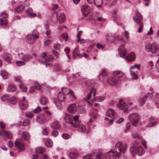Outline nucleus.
<instances>
[{"mask_svg":"<svg viewBox=\"0 0 159 159\" xmlns=\"http://www.w3.org/2000/svg\"><path fill=\"white\" fill-rule=\"evenodd\" d=\"M127 145H123L120 142H119L116 143L114 151L112 149L104 154H101L99 155H96L95 159H110L111 155L110 153H112V157L113 159H119L121 156V152L124 153L127 149Z\"/></svg>","mask_w":159,"mask_h":159,"instance_id":"obj_1","label":"nucleus"},{"mask_svg":"<svg viewBox=\"0 0 159 159\" xmlns=\"http://www.w3.org/2000/svg\"><path fill=\"white\" fill-rule=\"evenodd\" d=\"M95 91L96 89H92L87 98H84L83 100L87 101L91 106L97 107L98 105V104L96 102L102 101L105 99V97L104 96H99L97 98H95Z\"/></svg>","mask_w":159,"mask_h":159,"instance_id":"obj_2","label":"nucleus"},{"mask_svg":"<svg viewBox=\"0 0 159 159\" xmlns=\"http://www.w3.org/2000/svg\"><path fill=\"white\" fill-rule=\"evenodd\" d=\"M145 51L148 52H151L153 54H159V45L154 43H147L145 45Z\"/></svg>","mask_w":159,"mask_h":159,"instance_id":"obj_3","label":"nucleus"},{"mask_svg":"<svg viewBox=\"0 0 159 159\" xmlns=\"http://www.w3.org/2000/svg\"><path fill=\"white\" fill-rule=\"evenodd\" d=\"M119 42L120 46L119 47V49L120 56L122 58H125L127 53V52L125 49L121 50V49L125 47V44L126 42L124 40L123 38L120 36H118L116 39Z\"/></svg>","mask_w":159,"mask_h":159,"instance_id":"obj_4","label":"nucleus"},{"mask_svg":"<svg viewBox=\"0 0 159 159\" xmlns=\"http://www.w3.org/2000/svg\"><path fill=\"white\" fill-rule=\"evenodd\" d=\"M130 151L133 156H134L137 154L139 156H142L144 153V151L143 148L140 145H139L137 147L132 146L130 148Z\"/></svg>","mask_w":159,"mask_h":159,"instance_id":"obj_5","label":"nucleus"},{"mask_svg":"<svg viewBox=\"0 0 159 159\" xmlns=\"http://www.w3.org/2000/svg\"><path fill=\"white\" fill-rule=\"evenodd\" d=\"M133 104V102H126L120 99V100L119 103L117 105V107L120 109L124 110L125 112H127L128 108L130 107Z\"/></svg>","mask_w":159,"mask_h":159,"instance_id":"obj_6","label":"nucleus"},{"mask_svg":"<svg viewBox=\"0 0 159 159\" xmlns=\"http://www.w3.org/2000/svg\"><path fill=\"white\" fill-rule=\"evenodd\" d=\"M148 97L154 101L156 105H159V94H158L154 92L152 93H148L147 95L144 96L145 98H146Z\"/></svg>","mask_w":159,"mask_h":159,"instance_id":"obj_7","label":"nucleus"},{"mask_svg":"<svg viewBox=\"0 0 159 159\" xmlns=\"http://www.w3.org/2000/svg\"><path fill=\"white\" fill-rule=\"evenodd\" d=\"M128 118L133 126H136L139 120V115L135 113H133L129 115Z\"/></svg>","mask_w":159,"mask_h":159,"instance_id":"obj_8","label":"nucleus"},{"mask_svg":"<svg viewBox=\"0 0 159 159\" xmlns=\"http://www.w3.org/2000/svg\"><path fill=\"white\" fill-rule=\"evenodd\" d=\"M64 119L66 123L70 124L72 127H77V126L75 124L73 120V117L71 115L69 114H66L64 117Z\"/></svg>","mask_w":159,"mask_h":159,"instance_id":"obj_9","label":"nucleus"},{"mask_svg":"<svg viewBox=\"0 0 159 159\" xmlns=\"http://www.w3.org/2000/svg\"><path fill=\"white\" fill-rule=\"evenodd\" d=\"M133 19L135 22L139 25L143 24L142 22L143 18L139 12L135 13V16L133 17Z\"/></svg>","mask_w":159,"mask_h":159,"instance_id":"obj_10","label":"nucleus"},{"mask_svg":"<svg viewBox=\"0 0 159 159\" xmlns=\"http://www.w3.org/2000/svg\"><path fill=\"white\" fill-rule=\"evenodd\" d=\"M91 7L87 5H83L81 7V11L83 15L87 16L90 13Z\"/></svg>","mask_w":159,"mask_h":159,"instance_id":"obj_11","label":"nucleus"},{"mask_svg":"<svg viewBox=\"0 0 159 159\" xmlns=\"http://www.w3.org/2000/svg\"><path fill=\"white\" fill-rule=\"evenodd\" d=\"M20 57L24 61H27L31 59L32 57L29 54H25L23 53H18Z\"/></svg>","mask_w":159,"mask_h":159,"instance_id":"obj_12","label":"nucleus"},{"mask_svg":"<svg viewBox=\"0 0 159 159\" xmlns=\"http://www.w3.org/2000/svg\"><path fill=\"white\" fill-rule=\"evenodd\" d=\"M36 120L39 123L42 124L45 121L46 117L44 114H41L37 116Z\"/></svg>","mask_w":159,"mask_h":159,"instance_id":"obj_13","label":"nucleus"},{"mask_svg":"<svg viewBox=\"0 0 159 159\" xmlns=\"http://www.w3.org/2000/svg\"><path fill=\"white\" fill-rule=\"evenodd\" d=\"M36 39L31 34H28L26 36V42L29 44H34Z\"/></svg>","mask_w":159,"mask_h":159,"instance_id":"obj_14","label":"nucleus"},{"mask_svg":"<svg viewBox=\"0 0 159 159\" xmlns=\"http://www.w3.org/2000/svg\"><path fill=\"white\" fill-rule=\"evenodd\" d=\"M136 58L135 54L133 52L129 53L125 57L126 60L128 62H131L134 61Z\"/></svg>","mask_w":159,"mask_h":159,"instance_id":"obj_15","label":"nucleus"},{"mask_svg":"<svg viewBox=\"0 0 159 159\" xmlns=\"http://www.w3.org/2000/svg\"><path fill=\"white\" fill-rule=\"evenodd\" d=\"M26 13L30 18H33L36 16L35 13H33V10L31 8H29L25 11Z\"/></svg>","mask_w":159,"mask_h":159,"instance_id":"obj_16","label":"nucleus"},{"mask_svg":"<svg viewBox=\"0 0 159 159\" xmlns=\"http://www.w3.org/2000/svg\"><path fill=\"white\" fill-rule=\"evenodd\" d=\"M2 58L5 61H8L9 63L12 59V56L11 55L8 53L2 54Z\"/></svg>","mask_w":159,"mask_h":159,"instance_id":"obj_17","label":"nucleus"},{"mask_svg":"<svg viewBox=\"0 0 159 159\" xmlns=\"http://www.w3.org/2000/svg\"><path fill=\"white\" fill-rule=\"evenodd\" d=\"M114 75L118 78H125V75L120 70H116L114 71Z\"/></svg>","mask_w":159,"mask_h":159,"instance_id":"obj_18","label":"nucleus"},{"mask_svg":"<svg viewBox=\"0 0 159 159\" xmlns=\"http://www.w3.org/2000/svg\"><path fill=\"white\" fill-rule=\"evenodd\" d=\"M20 141L21 139H16L15 142V146L20 150H23L24 149V145Z\"/></svg>","mask_w":159,"mask_h":159,"instance_id":"obj_19","label":"nucleus"},{"mask_svg":"<svg viewBox=\"0 0 159 159\" xmlns=\"http://www.w3.org/2000/svg\"><path fill=\"white\" fill-rule=\"evenodd\" d=\"M61 90L63 94L65 95H68L69 94L73 96L75 98H76V97L75 96L74 93L72 90H69L66 88L61 89Z\"/></svg>","mask_w":159,"mask_h":159,"instance_id":"obj_20","label":"nucleus"},{"mask_svg":"<svg viewBox=\"0 0 159 159\" xmlns=\"http://www.w3.org/2000/svg\"><path fill=\"white\" fill-rule=\"evenodd\" d=\"M58 99H59V101H56L55 100H54V102L55 103L56 105L57 106H59V102L60 101L61 102L63 101L64 99H65V97L64 94H63L62 93L60 92H59L58 95Z\"/></svg>","mask_w":159,"mask_h":159,"instance_id":"obj_21","label":"nucleus"},{"mask_svg":"<svg viewBox=\"0 0 159 159\" xmlns=\"http://www.w3.org/2000/svg\"><path fill=\"white\" fill-rule=\"evenodd\" d=\"M54 57L52 55H49L47 56L45 59V61H42L40 59H39V61L42 64H45V61L51 62L53 61Z\"/></svg>","mask_w":159,"mask_h":159,"instance_id":"obj_22","label":"nucleus"},{"mask_svg":"<svg viewBox=\"0 0 159 159\" xmlns=\"http://www.w3.org/2000/svg\"><path fill=\"white\" fill-rule=\"evenodd\" d=\"M108 83L111 85L115 86L118 83V80L114 77H111L108 79L107 80Z\"/></svg>","mask_w":159,"mask_h":159,"instance_id":"obj_23","label":"nucleus"},{"mask_svg":"<svg viewBox=\"0 0 159 159\" xmlns=\"http://www.w3.org/2000/svg\"><path fill=\"white\" fill-rule=\"evenodd\" d=\"M0 135L3 137H7L10 139L12 138L11 133L8 131H5L4 130H2L0 132Z\"/></svg>","mask_w":159,"mask_h":159,"instance_id":"obj_24","label":"nucleus"},{"mask_svg":"<svg viewBox=\"0 0 159 159\" xmlns=\"http://www.w3.org/2000/svg\"><path fill=\"white\" fill-rule=\"evenodd\" d=\"M130 69V73L132 77L131 79L134 80H137L138 78L137 72L135 70H132Z\"/></svg>","mask_w":159,"mask_h":159,"instance_id":"obj_25","label":"nucleus"},{"mask_svg":"<svg viewBox=\"0 0 159 159\" xmlns=\"http://www.w3.org/2000/svg\"><path fill=\"white\" fill-rule=\"evenodd\" d=\"M76 110V107L75 104L70 105L68 107V111L70 113H74Z\"/></svg>","mask_w":159,"mask_h":159,"instance_id":"obj_26","label":"nucleus"},{"mask_svg":"<svg viewBox=\"0 0 159 159\" xmlns=\"http://www.w3.org/2000/svg\"><path fill=\"white\" fill-rule=\"evenodd\" d=\"M51 126L54 129H57L60 127V125L59 121H55L51 124Z\"/></svg>","mask_w":159,"mask_h":159,"instance_id":"obj_27","label":"nucleus"},{"mask_svg":"<svg viewBox=\"0 0 159 159\" xmlns=\"http://www.w3.org/2000/svg\"><path fill=\"white\" fill-rule=\"evenodd\" d=\"M16 89V86L13 84L8 85L7 88V90L9 92L13 93Z\"/></svg>","mask_w":159,"mask_h":159,"instance_id":"obj_28","label":"nucleus"},{"mask_svg":"<svg viewBox=\"0 0 159 159\" xmlns=\"http://www.w3.org/2000/svg\"><path fill=\"white\" fill-rule=\"evenodd\" d=\"M106 114L107 116L112 117L115 116V111L113 109H110L107 111Z\"/></svg>","mask_w":159,"mask_h":159,"instance_id":"obj_29","label":"nucleus"},{"mask_svg":"<svg viewBox=\"0 0 159 159\" xmlns=\"http://www.w3.org/2000/svg\"><path fill=\"white\" fill-rule=\"evenodd\" d=\"M28 103L26 101H20V107L21 109L25 110L28 107Z\"/></svg>","mask_w":159,"mask_h":159,"instance_id":"obj_30","label":"nucleus"},{"mask_svg":"<svg viewBox=\"0 0 159 159\" xmlns=\"http://www.w3.org/2000/svg\"><path fill=\"white\" fill-rule=\"evenodd\" d=\"M106 39L110 43L113 42L115 39H116L115 38L110 34H107L106 36Z\"/></svg>","mask_w":159,"mask_h":159,"instance_id":"obj_31","label":"nucleus"},{"mask_svg":"<svg viewBox=\"0 0 159 159\" xmlns=\"http://www.w3.org/2000/svg\"><path fill=\"white\" fill-rule=\"evenodd\" d=\"M76 128H78L79 131L81 132H84L86 131V128L85 126L80 123L78 124V126Z\"/></svg>","mask_w":159,"mask_h":159,"instance_id":"obj_32","label":"nucleus"},{"mask_svg":"<svg viewBox=\"0 0 159 159\" xmlns=\"http://www.w3.org/2000/svg\"><path fill=\"white\" fill-rule=\"evenodd\" d=\"M73 56L75 57L76 55L79 58H81L83 57V55L81 54H79V50L78 48H75L73 52Z\"/></svg>","mask_w":159,"mask_h":159,"instance_id":"obj_33","label":"nucleus"},{"mask_svg":"<svg viewBox=\"0 0 159 159\" xmlns=\"http://www.w3.org/2000/svg\"><path fill=\"white\" fill-rule=\"evenodd\" d=\"M24 9V7L22 5H20L15 10V11L18 13H20L23 11Z\"/></svg>","mask_w":159,"mask_h":159,"instance_id":"obj_34","label":"nucleus"},{"mask_svg":"<svg viewBox=\"0 0 159 159\" xmlns=\"http://www.w3.org/2000/svg\"><path fill=\"white\" fill-rule=\"evenodd\" d=\"M66 16L64 14H62L59 16L58 21L60 23H62L66 20Z\"/></svg>","mask_w":159,"mask_h":159,"instance_id":"obj_35","label":"nucleus"},{"mask_svg":"<svg viewBox=\"0 0 159 159\" xmlns=\"http://www.w3.org/2000/svg\"><path fill=\"white\" fill-rule=\"evenodd\" d=\"M48 102V99L44 97H41L40 100V103L43 105H45Z\"/></svg>","mask_w":159,"mask_h":159,"instance_id":"obj_36","label":"nucleus"},{"mask_svg":"<svg viewBox=\"0 0 159 159\" xmlns=\"http://www.w3.org/2000/svg\"><path fill=\"white\" fill-rule=\"evenodd\" d=\"M10 103L12 104H15L17 102V98L15 96L12 97L9 100Z\"/></svg>","mask_w":159,"mask_h":159,"instance_id":"obj_37","label":"nucleus"},{"mask_svg":"<svg viewBox=\"0 0 159 159\" xmlns=\"http://www.w3.org/2000/svg\"><path fill=\"white\" fill-rule=\"evenodd\" d=\"M45 145L47 147H51L53 145V142L51 140L47 139L45 141Z\"/></svg>","mask_w":159,"mask_h":159,"instance_id":"obj_38","label":"nucleus"},{"mask_svg":"<svg viewBox=\"0 0 159 159\" xmlns=\"http://www.w3.org/2000/svg\"><path fill=\"white\" fill-rule=\"evenodd\" d=\"M35 152L37 153L42 154L44 152L45 150L42 147H39L36 148Z\"/></svg>","mask_w":159,"mask_h":159,"instance_id":"obj_39","label":"nucleus"},{"mask_svg":"<svg viewBox=\"0 0 159 159\" xmlns=\"http://www.w3.org/2000/svg\"><path fill=\"white\" fill-rule=\"evenodd\" d=\"M31 35L34 37L35 39H37L39 37V33L38 31L36 30H34L32 32V34Z\"/></svg>","mask_w":159,"mask_h":159,"instance_id":"obj_40","label":"nucleus"},{"mask_svg":"<svg viewBox=\"0 0 159 159\" xmlns=\"http://www.w3.org/2000/svg\"><path fill=\"white\" fill-rule=\"evenodd\" d=\"M78 154L75 152H72L70 153L69 156L72 159H75L78 157Z\"/></svg>","mask_w":159,"mask_h":159,"instance_id":"obj_41","label":"nucleus"},{"mask_svg":"<svg viewBox=\"0 0 159 159\" xmlns=\"http://www.w3.org/2000/svg\"><path fill=\"white\" fill-rule=\"evenodd\" d=\"M23 136L25 140H28L30 138V135L29 134L26 132H23Z\"/></svg>","mask_w":159,"mask_h":159,"instance_id":"obj_42","label":"nucleus"},{"mask_svg":"<svg viewBox=\"0 0 159 159\" xmlns=\"http://www.w3.org/2000/svg\"><path fill=\"white\" fill-rule=\"evenodd\" d=\"M79 116H75L73 117V120L75 124L77 125V126H78V124L80 123L78 120Z\"/></svg>","mask_w":159,"mask_h":159,"instance_id":"obj_43","label":"nucleus"},{"mask_svg":"<svg viewBox=\"0 0 159 159\" xmlns=\"http://www.w3.org/2000/svg\"><path fill=\"white\" fill-rule=\"evenodd\" d=\"M156 66L157 69V71L156 73V74H157L156 76L159 78V59L157 61L156 64Z\"/></svg>","mask_w":159,"mask_h":159,"instance_id":"obj_44","label":"nucleus"},{"mask_svg":"<svg viewBox=\"0 0 159 159\" xmlns=\"http://www.w3.org/2000/svg\"><path fill=\"white\" fill-rule=\"evenodd\" d=\"M0 74L4 79H6L7 77V73L4 71H1Z\"/></svg>","mask_w":159,"mask_h":159,"instance_id":"obj_45","label":"nucleus"},{"mask_svg":"<svg viewBox=\"0 0 159 159\" xmlns=\"http://www.w3.org/2000/svg\"><path fill=\"white\" fill-rule=\"evenodd\" d=\"M25 116L28 118H31L34 116V114L32 112H29L26 113Z\"/></svg>","mask_w":159,"mask_h":159,"instance_id":"obj_46","label":"nucleus"},{"mask_svg":"<svg viewBox=\"0 0 159 159\" xmlns=\"http://www.w3.org/2000/svg\"><path fill=\"white\" fill-rule=\"evenodd\" d=\"M140 64H135L134 66H132L130 67V69L135 70V68H137L139 70H140Z\"/></svg>","mask_w":159,"mask_h":159,"instance_id":"obj_47","label":"nucleus"},{"mask_svg":"<svg viewBox=\"0 0 159 159\" xmlns=\"http://www.w3.org/2000/svg\"><path fill=\"white\" fill-rule=\"evenodd\" d=\"M7 22V20L6 18H0V24L1 25H5Z\"/></svg>","mask_w":159,"mask_h":159,"instance_id":"obj_48","label":"nucleus"},{"mask_svg":"<svg viewBox=\"0 0 159 159\" xmlns=\"http://www.w3.org/2000/svg\"><path fill=\"white\" fill-rule=\"evenodd\" d=\"M52 41L50 39L46 40L44 41V45L45 46H48L51 44Z\"/></svg>","mask_w":159,"mask_h":159,"instance_id":"obj_49","label":"nucleus"},{"mask_svg":"<svg viewBox=\"0 0 159 159\" xmlns=\"http://www.w3.org/2000/svg\"><path fill=\"white\" fill-rule=\"evenodd\" d=\"M19 86L22 91L23 92H25L27 90V87L26 86L23 85L22 84H19Z\"/></svg>","mask_w":159,"mask_h":159,"instance_id":"obj_50","label":"nucleus"},{"mask_svg":"<svg viewBox=\"0 0 159 159\" xmlns=\"http://www.w3.org/2000/svg\"><path fill=\"white\" fill-rule=\"evenodd\" d=\"M8 98V95L7 94H5L1 97V99L3 101H5L7 100Z\"/></svg>","mask_w":159,"mask_h":159,"instance_id":"obj_51","label":"nucleus"},{"mask_svg":"<svg viewBox=\"0 0 159 159\" xmlns=\"http://www.w3.org/2000/svg\"><path fill=\"white\" fill-rule=\"evenodd\" d=\"M16 63L17 65L18 66H23L25 64V62L22 61H17Z\"/></svg>","mask_w":159,"mask_h":159,"instance_id":"obj_52","label":"nucleus"},{"mask_svg":"<svg viewBox=\"0 0 159 159\" xmlns=\"http://www.w3.org/2000/svg\"><path fill=\"white\" fill-rule=\"evenodd\" d=\"M30 120L28 119L24 120L23 121V125L24 126H27L30 124Z\"/></svg>","mask_w":159,"mask_h":159,"instance_id":"obj_53","label":"nucleus"},{"mask_svg":"<svg viewBox=\"0 0 159 159\" xmlns=\"http://www.w3.org/2000/svg\"><path fill=\"white\" fill-rule=\"evenodd\" d=\"M133 137L134 138H138L139 139L140 137L136 132H134L131 134Z\"/></svg>","mask_w":159,"mask_h":159,"instance_id":"obj_54","label":"nucleus"},{"mask_svg":"<svg viewBox=\"0 0 159 159\" xmlns=\"http://www.w3.org/2000/svg\"><path fill=\"white\" fill-rule=\"evenodd\" d=\"M94 2L98 7H100L102 6V0H99L98 2Z\"/></svg>","mask_w":159,"mask_h":159,"instance_id":"obj_55","label":"nucleus"},{"mask_svg":"<svg viewBox=\"0 0 159 159\" xmlns=\"http://www.w3.org/2000/svg\"><path fill=\"white\" fill-rule=\"evenodd\" d=\"M157 123L155 121H153L150 122L148 125V127H152L156 125Z\"/></svg>","mask_w":159,"mask_h":159,"instance_id":"obj_56","label":"nucleus"},{"mask_svg":"<svg viewBox=\"0 0 159 159\" xmlns=\"http://www.w3.org/2000/svg\"><path fill=\"white\" fill-rule=\"evenodd\" d=\"M62 38L65 41H67L68 39V34L67 33H65L62 35Z\"/></svg>","mask_w":159,"mask_h":159,"instance_id":"obj_57","label":"nucleus"},{"mask_svg":"<svg viewBox=\"0 0 159 159\" xmlns=\"http://www.w3.org/2000/svg\"><path fill=\"white\" fill-rule=\"evenodd\" d=\"M145 102V100L144 98H142L139 102V105L140 106H143Z\"/></svg>","mask_w":159,"mask_h":159,"instance_id":"obj_58","label":"nucleus"},{"mask_svg":"<svg viewBox=\"0 0 159 159\" xmlns=\"http://www.w3.org/2000/svg\"><path fill=\"white\" fill-rule=\"evenodd\" d=\"M62 136L64 139H69L70 137V135L67 134H63L62 135Z\"/></svg>","mask_w":159,"mask_h":159,"instance_id":"obj_59","label":"nucleus"},{"mask_svg":"<svg viewBox=\"0 0 159 159\" xmlns=\"http://www.w3.org/2000/svg\"><path fill=\"white\" fill-rule=\"evenodd\" d=\"M97 48L99 49H103L105 47V45H101L99 43H98L97 44Z\"/></svg>","mask_w":159,"mask_h":159,"instance_id":"obj_60","label":"nucleus"},{"mask_svg":"<svg viewBox=\"0 0 159 159\" xmlns=\"http://www.w3.org/2000/svg\"><path fill=\"white\" fill-rule=\"evenodd\" d=\"M124 120V119L123 118H120L118 119V120L115 121L116 124H119L121 123Z\"/></svg>","mask_w":159,"mask_h":159,"instance_id":"obj_61","label":"nucleus"},{"mask_svg":"<svg viewBox=\"0 0 159 159\" xmlns=\"http://www.w3.org/2000/svg\"><path fill=\"white\" fill-rule=\"evenodd\" d=\"M15 81L19 85V84H22V82L21 80H20V78L19 77H16L15 78Z\"/></svg>","mask_w":159,"mask_h":159,"instance_id":"obj_62","label":"nucleus"},{"mask_svg":"<svg viewBox=\"0 0 159 159\" xmlns=\"http://www.w3.org/2000/svg\"><path fill=\"white\" fill-rule=\"evenodd\" d=\"M41 110V109L39 107H38L36 108L34 110L33 112L35 113H37L39 112Z\"/></svg>","mask_w":159,"mask_h":159,"instance_id":"obj_63","label":"nucleus"},{"mask_svg":"<svg viewBox=\"0 0 159 159\" xmlns=\"http://www.w3.org/2000/svg\"><path fill=\"white\" fill-rule=\"evenodd\" d=\"M107 74V73L105 71V70H102V72L100 75V77H104L105 76H106Z\"/></svg>","mask_w":159,"mask_h":159,"instance_id":"obj_64","label":"nucleus"}]
</instances>
